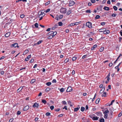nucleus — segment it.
I'll list each match as a JSON object with an SVG mask.
<instances>
[{"label": "nucleus", "mask_w": 122, "mask_h": 122, "mask_svg": "<svg viewBox=\"0 0 122 122\" xmlns=\"http://www.w3.org/2000/svg\"><path fill=\"white\" fill-rule=\"evenodd\" d=\"M116 15H117L113 13L112 14L111 16L112 17H115L116 16Z\"/></svg>", "instance_id": "nucleus-38"}, {"label": "nucleus", "mask_w": 122, "mask_h": 122, "mask_svg": "<svg viewBox=\"0 0 122 122\" xmlns=\"http://www.w3.org/2000/svg\"><path fill=\"white\" fill-rule=\"evenodd\" d=\"M100 101V99H97L96 101L95 102L96 104H98Z\"/></svg>", "instance_id": "nucleus-26"}, {"label": "nucleus", "mask_w": 122, "mask_h": 122, "mask_svg": "<svg viewBox=\"0 0 122 122\" xmlns=\"http://www.w3.org/2000/svg\"><path fill=\"white\" fill-rule=\"evenodd\" d=\"M24 86H23V87H20L17 90V92H19L20 91H21L23 87H24Z\"/></svg>", "instance_id": "nucleus-12"}, {"label": "nucleus", "mask_w": 122, "mask_h": 122, "mask_svg": "<svg viewBox=\"0 0 122 122\" xmlns=\"http://www.w3.org/2000/svg\"><path fill=\"white\" fill-rule=\"evenodd\" d=\"M39 106V104L36 102L35 103L33 106L34 107H38Z\"/></svg>", "instance_id": "nucleus-10"}, {"label": "nucleus", "mask_w": 122, "mask_h": 122, "mask_svg": "<svg viewBox=\"0 0 122 122\" xmlns=\"http://www.w3.org/2000/svg\"><path fill=\"white\" fill-rule=\"evenodd\" d=\"M120 33L121 36H122V30H121L120 32Z\"/></svg>", "instance_id": "nucleus-64"}, {"label": "nucleus", "mask_w": 122, "mask_h": 122, "mask_svg": "<svg viewBox=\"0 0 122 122\" xmlns=\"http://www.w3.org/2000/svg\"><path fill=\"white\" fill-rule=\"evenodd\" d=\"M59 17V16L58 15H56L55 17V19L56 20H58V18Z\"/></svg>", "instance_id": "nucleus-43"}, {"label": "nucleus", "mask_w": 122, "mask_h": 122, "mask_svg": "<svg viewBox=\"0 0 122 122\" xmlns=\"http://www.w3.org/2000/svg\"><path fill=\"white\" fill-rule=\"evenodd\" d=\"M71 13V10H67V15H70Z\"/></svg>", "instance_id": "nucleus-19"}, {"label": "nucleus", "mask_w": 122, "mask_h": 122, "mask_svg": "<svg viewBox=\"0 0 122 122\" xmlns=\"http://www.w3.org/2000/svg\"><path fill=\"white\" fill-rule=\"evenodd\" d=\"M92 23L91 22H87L86 23V26L88 27L89 28H92Z\"/></svg>", "instance_id": "nucleus-3"}, {"label": "nucleus", "mask_w": 122, "mask_h": 122, "mask_svg": "<svg viewBox=\"0 0 122 122\" xmlns=\"http://www.w3.org/2000/svg\"><path fill=\"white\" fill-rule=\"evenodd\" d=\"M105 24V22H102L101 23V24L102 25H103Z\"/></svg>", "instance_id": "nucleus-54"}, {"label": "nucleus", "mask_w": 122, "mask_h": 122, "mask_svg": "<svg viewBox=\"0 0 122 122\" xmlns=\"http://www.w3.org/2000/svg\"><path fill=\"white\" fill-rule=\"evenodd\" d=\"M99 121L100 122H104V119L103 118H101L99 120Z\"/></svg>", "instance_id": "nucleus-23"}, {"label": "nucleus", "mask_w": 122, "mask_h": 122, "mask_svg": "<svg viewBox=\"0 0 122 122\" xmlns=\"http://www.w3.org/2000/svg\"><path fill=\"white\" fill-rule=\"evenodd\" d=\"M14 120L13 118H11L9 120V122H12Z\"/></svg>", "instance_id": "nucleus-56"}, {"label": "nucleus", "mask_w": 122, "mask_h": 122, "mask_svg": "<svg viewBox=\"0 0 122 122\" xmlns=\"http://www.w3.org/2000/svg\"><path fill=\"white\" fill-rule=\"evenodd\" d=\"M107 93L106 92H103V94H102V97H106V94Z\"/></svg>", "instance_id": "nucleus-21"}, {"label": "nucleus", "mask_w": 122, "mask_h": 122, "mask_svg": "<svg viewBox=\"0 0 122 122\" xmlns=\"http://www.w3.org/2000/svg\"><path fill=\"white\" fill-rule=\"evenodd\" d=\"M57 34V32L56 31L54 32L53 31V34L52 35L54 37Z\"/></svg>", "instance_id": "nucleus-29"}, {"label": "nucleus", "mask_w": 122, "mask_h": 122, "mask_svg": "<svg viewBox=\"0 0 122 122\" xmlns=\"http://www.w3.org/2000/svg\"><path fill=\"white\" fill-rule=\"evenodd\" d=\"M43 41L42 40L41 41H38V42H37V43H35L34 44L35 45H39L40 44H41Z\"/></svg>", "instance_id": "nucleus-17"}, {"label": "nucleus", "mask_w": 122, "mask_h": 122, "mask_svg": "<svg viewBox=\"0 0 122 122\" xmlns=\"http://www.w3.org/2000/svg\"><path fill=\"white\" fill-rule=\"evenodd\" d=\"M56 81L55 79H54L52 81V82L53 83H56Z\"/></svg>", "instance_id": "nucleus-53"}, {"label": "nucleus", "mask_w": 122, "mask_h": 122, "mask_svg": "<svg viewBox=\"0 0 122 122\" xmlns=\"http://www.w3.org/2000/svg\"><path fill=\"white\" fill-rule=\"evenodd\" d=\"M104 50V48L103 47H102L100 48V52H102Z\"/></svg>", "instance_id": "nucleus-39"}, {"label": "nucleus", "mask_w": 122, "mask_h": 122, "mask_svg": "<svg viewBox=\"0 0 122 122\" xmlns=\"http://www.w3.org/2000/svg\"><path fill=\"white\" fill-rule=\"evenodd\" d=\"M45 15V14L44 13V12H41V16H42L43 17Z\"/></svg>", "instance_id": "nucleus-28"}, {"label": "nucleus", "mask_w": 122, "mask_h": 122, "mask_svg": "<svg viewBox=\"0 0 122 122\" xmlns=\"http://www.w3.org/2000/svg\"><path fill=\"white\" fill-rule=\"evenodd\" d=\"M67 11V9L66 8L61 7L60 9V12L63 14H65Z\"/></svg>", "instance_id": "nucleus-1"}, {"label": "nucleus", "mask_w": 122, "mask_h": 122, "mask_svg": "<svg viewBox=\"0 0 122 122\" xmlns=\"http://www.w3.org/2000/svg\"><path fill=\"white\" fill-rule=\"evenodd\" d=\"M29 107L28 106H26L23 109V111H26L29 109Z\"/></svg>", "instance_id": "nucleus-11"}, {"label": "nucleus", "mask_w": 122, "mask_h": 122, "mask_svg": "<svg viewBox=\"0 0 122 122\" xmlns=\"http://www.w3.org/2000/svg\"><path fill=\"white\" fill-rule=\"evenodd\" d=\"M110 33V31L109 30H107L106 31V29L105 30L104 32H103V33L105 34H107L109 33Z\"/></svg>", "instance_id": "nucleus-14"}, {"label": "nucleus", "mask_w": 122, "mask_h": 122, "mask_svg": "<svg viewBox=\"0 0 122 122\" xmlns=\"http://www.w3.org/2000/svg\"><path fill=\"white\" fill-rule=\"evenodd\" d=\"M62 23L61 22H58V25L60 26H62Z\"/></svg>", "instance_id": "nucleus-40"}, {"label": "nucleus", "mask_w": 122, "mask_h": 122, "mask_svg": "<svg viewBox=\"0 0 122 122\" xmlns=\"http://www.w3.org/2000/svg\"><path fill=\"white\" fill-rule=\"evenodd\" d=\"M105 87L103 86V88L100 91V93H101V91H103V92L104 91V90H105Z\"/></svg>", "instance_id": "nucleus-37"}, {"label": "nucleus", "mask_w": 122, "mask_h": 122, "mask_svg": "<svg viewBox=\"0 0 122 122\" xmlns=\"http://www.w3.org/2000/svg\"><path fill=\"white\" fill-rule=\"evenodd\" d=\"M10 32H8L6 33L5 35V36L6 37H8L10 35Z\"/></svg>", "instance_id": "nucleus-13"}, {"label": "nucleus", "mask_w": 122, "mask_h": 122, "mask_svg": "<svg viewBox=\"0 0 122 122\" xmlns=\"http://www.w3.org/2000/svg\"><path fill=\"white\" fill-rule=\"evenodd\" d=\"M41 12H39L38 13V15H39V17L40 18V16L41 15Z\"/></svg>", "instance_id": "nucleus-59"}, {"label": "nucleus", "mask_w": 122, "mask_h": 122, "mask_svg": "<svg viewBox=\"0 0 122 122\" xmlns=\"http://www.w3.org/2000/svg\"><path fill=\"white\" fill-rule=\"evenodd\" d=\"M96 114L98 116L101 117L102 116V113L100 112H96Z\"/></svg>", "instance_id": "nucleus-7"}, {"label": "nucleus", "mask_w": 122, "mask_h": 122, "mask_svg": "<svg viewBox=\"0 0 122 122\" xmlns=\"http://www.w3.org/2000/svg\"><path fill=\"white\" fill-rule=\"evenodd\" d=\"M51 113L50 112H47L46 114V115L47 116H49L50 115Z\"/></svg>", "instance_id": "nucleus-50"}, {"label": "nucleus", "mask_w": 122, "mask_h": 122, "mask_svg": "<svg viewBox=\"0 0 122 122\" xmlns=\"http://www.w3.org/2000/svg\"><path fill=\"white\" fill-rule=\"evenodd\" d=\"M72 88L71 87H69L66 90V91L67 92H70L72 91Z\"/></svg>", "instance_id": "nucleus-8"}, {"label": "nucleus", "mask_w": 122, "mask_h": 122, "mask_svg": "<svg viewBox=\"0 0 122 122\" xmlns=\"http://www.w3.org/2000/svg\"><path fill=\"white\" fill-rule=\"evenodd\" d=\"M90 117L94 120H97L99 118L97 116H93L92 115L90 116Z\"/></svg>", "instance_id": "nucleus-4"}, {"label": "nucleus", "mask_w": 122, "mask_h": 122, "mask_svg": "<svg viewBox=\"0 0 122 122\" xmlns=\"http://www.w3.org/2000/svg\"><path fill=\"white\" fill-rule=\"evenodd\" d=\"M29 51L27 49L25 50L24 51V52L23 53V55H25L27 54L28 52Z\"/></svg>", "instance_id": "nucleus-16"}, {"label": "nucleus", "mask_w": 122, "mask_h": 122, "mask_svg": "<svg viewBox=\"0 0 122 122\" xmlns=\"http://www.w3.org/2000/svg\"><path fill=\"white\" fill-rule=\"evenodd\" d=\"M109 111L107 109V110L103 112V113L104 114V118H107V117L108 115L107 113H108Z\"/></svg>", "instance_id": "nucleus-2"}, {"label": "nucleus", "mask_w": 122, "mask_h": 122, "mask_svg": "<svg viewBox=\"0 0 122 122\" xmlns=\"http://www.w3.org/2000/svg\"><path fill=\"white\" fill-rule=\"evenodd\" d=\"M50 108L51 109V110H52L54 109V107L53 106H51L50 107Z\"/></svg>", "instance_id": "nucleus-46"}, {"label": "nucleus", "mask_w": 122, "mask_h": 122, "mask_svg": "<svg viewBox=\"0 0 122 122\" xmlns=\"http://www.w3.org/2000/svg\"><path fill=\"white\" fill-rule=\"evenodd\" d=\"M51 90V88L49 87L47 88L46 89V92H48L50 91Z\"/></svg>", "instance_id": "nucleus-25"}, {"label": "nucleus", "mask_w": 122, "mask_h": 122, "mask_svg": "<svg viewBox=\"0 0 122 122\" xmlns=\"http://www.w3.org/2000/svg\"><path fill=\"white\" fill-rule=\"evenodd\" d=\"M103 9L106 10H109V8L105 6L103 8Z\"/></svg>", "instance_id": "nucleus-18"}, {"label": "nucleus", "mask_w": 122, "mask_h": 122, "mask_svg": "<svg viewBox=\"0 0 122 122\" xmlns=\"http://www.w3.org/2000/svg\"><path fill=\"white\" fill-rule=\"evenodd\" d=\"M112 65L113 64L112 63H110L109 64V66L110 67L112 66Z\"/></svg>", "instance_id": "nucleus-63"}, {"label": "nucleus", "mask_w": 122, "mask_h": 122, "mask_svg": "<svg viewBox=\"0 0 122 122\" xmlns=\"http://www.w3.org/2000/svg\"><path fill=\"white\" fill-rule=\"evenodd\" d=\"M35 26L36 28H38V24L37 23H36L35 24Z\"/></svg>", "instance_id": "nucleus-36"}, {"label": "nucleus", "mask_w": 122, "mask_h": 122, "mask_svg": "<svg viewBox=\"0 0 122 122\" xmlns=\"http://www.w3.org/2000/svg\"><path fill=\"white\" fill-rule=\"evenodd\" d=\"M69 61V60L68 59H66L65 60V62L66 63L67 62H68Z\"/></svg>", "instance_id": "nucleus-60"}, {"label": "nucleus", "mask_w": 122, "mask_h": 122, "mask_svg": "<svg viewBox=\"0 0 122 122\" xmlns=\"http://www.w3.org/2000/svg\"><path fill=\"white\" fill-rule=\"evenodd\" d=\"M79 109V108L78 107H77L76 108H75L74 109V111H77Z\"/></svg>", "instance_id": "nucleus-55"}, {"label": "nucleus", "mask_w": 122, "mask_h": 122, "mask_svg": "<svg viewBox=\"0 0 122 122\" xmlns=\"http://www.w3.org/2000/svg\"><path fill=\"white\" fill-rule=\"evenodd\" d=\"M87 56V55H84L82 57V58L83 59H85L86 58V57Z\"/></svg>", "instance_id": "nucleus-51"}, {"label": "nucleus", "mask_w": 122, "mask_h": 122, "mask_svg": "<svg viewBox=\"0 0 122 122\" xmlns=\"http://www.w3.org/2000/svg\"><path fill=\"white\" fill-rule=\"evenodd\" d=\"M77 59V57L76 56L73 57L72 58V60L73 61H75Z\"/></svg>", "instance_id": "nucleus-34"}, {"label": "nucleus", "mask_w": 122, "mask_h": 122, "mask_svg": "<svg viewBox=\"0 0 122 122\" xmlns=\"http://www.w3.org/2000/svg\"><path fill=\"white\" fill-rule=\"evenodd\" d=\"M34 61V60L33 59H31L30 61V63H32Z\"/></svg>", "instance_id": "nucleus-61"}, {"label": "nucleus", "mask_w": 122, "mask_h": 122, "mask_svg": "<svg viewBox=\"0 0 122 122\" xmlns=\"http://www.w3.org/2000/svg\"><path fill=\"white\" fill-rule=\"evenodd\" d=\"M106 29H100L99 30V31L100 32H104L105 30Z\"/></svg>", "instance_id": "nucleus-24"}, {"label": "nucleus", "mask_w": 122, "mask_h": 122, "mask_svg": "<svg viewBox=\"0 0 122 122\" xmlns=\"http://www.w3.org/2000/svg\"><path fill=\"white\" fill-rule=\"evenodd\" d=\"M64 91V88H61L60 90V91L61 92H63Z\"/></svg>", "instance_id": "nucleus-35"}, {"label": "nucleus", "mask_w": 122, "mask_h": 122, "mask_svg": "<svg viewBox=\"0 0 122 122\" xmlns=\"http://www.w3.org/2000/svg\"><path fill=\"white\" fill-rule=\"evenodd\" d=\"M31 54H30L28 55L26 58H25V61H28L29 59L31 57Z\"/></svg>", "instance_id": "nucleus-9"}, {"label": "nucleus", "mask_w": 122, "mask_h": 122, "mask_svg": "<svg viewBox=\"0 0 122 122\" xmlns=\"http://www.w3.org/2000/svg\"><path fill=\"white\" fill-rule=\"evenodd\" d=\"M18 44L17 43H14L11 45V47H14L15 48L17 47H19V46L18 45Z\"/></svg>", "instance_id": "nucleus-5"}, {"label": "nucleus", "mask_w": 122, "mask_h": 122, "mask_svg": "<svg viewBox=\"0 0 122 122\" xmlns=\"http://www.w3.org/2000/svg\"><path fill=\"white\" fill-rule=\"evenodd\" d=\"M75 4V2L71 0L70 1L69 6H70L73 5Z\"/></svg>", "instance_id": "nucleus-6"}, {"label": "nucleus", "mask_w": 122, "mask_h": 122, "mask_svg": "<svg viewBox=\"0 0 122 122\" xmlns=\"http://www.w3.org/2000/svg\"><path fill=\"white\" fill-rule=\"evenodd\" d=\"M21 112L19 111H18L17 112V115H20V114Z\"/></svg>", "instance_id": "nucleus-47"}, {"label": "nucleus", "mask_w": 122, "mask_h": 122, "mask_svg": "<svg viewBox=\"0 0 122 122\" xmlns=\"http://www.w3.org/2000/svg\"><path fill=\"white\" fill-rule=\"evenodd\" d=\"M62 103L64 105H66V102L64 101H63L62 102Z\"/></svg>", "instance_id": "nucleus-44"}, {"label": "nucleus", "mask_w": 122, "mask_h": 122, "mask_svg": "<svg viewBox=\"0 0 122 122\" xmlns=\"http://www.w3.org/2000/svg\"><path fill=\"white\" fill-rule=\"evenodd\" d=\"M97 46V45L96 44L95 45L92 47L91 48V50H93L95 48H96Z\"/></svg>", "instance_id": "nucleus-15"}, {"label": "nucleus", "mask_w": 122, "mask_h": 122, "mask_svg": "<svg viewBox=\"0 0 122 122\" xmlns=\"http://www.w3.org/2000/svg\"><path fill=\"white\" fill-rule=\"evenodd\" d=\"M25 15H21L20 16V17L22 18H23L24 17Z\"/></svg>", "instance_id": "nucleus-58"}, {"label": "nucleus", "mask_w": 122, "mask_h": 122, "mask_svg": "<svg viewBox=\"0 0 122 122\" xmlns=\"http://www.w3.org/2000/svg\"><path fill=\"white\" fill-rule=\"evenodd\" d=\"M85 11L86 13H91V10H86Z\"/></svg>", "instance_id": "nucleus-41"}, {"label": "nucleus", "mask_w": 122, "mask_h": 122, "mask_svg": "<svg viewBox=\"0 0 122 122\" xmlns=\"http://www.w3.org/2000/svg\"><path fill=\"white\" fill-rule=\"evenodd\" d=\"M35 81V79H33L31 81V83H34Z\"/></svg>", "instance_id": "nucleus-48"}, {"label": "nucleus", "mask_w": 122, "mask_h": 122, "mask_svg": "<svg viewBox=\"0 0 122 122\" xmlns=\"http://www.w3.org/2000/svg\"><path fill=\"white\" fill-rule=\"evenodd\" d=\"M53 31H51L50 32H49L48 34L49 35H52V34H53Z\"/></svg>", "instance_id": "nucleus-33"}, {"label": "nucleus", "mask_w": 122, "mask_h": 122, "mask_svg": "<svg viewBox=\"0 0 122 122\" xmlns=\"http://www.w3.org/2000/svg\"><path fill=\"white\" fill-rule=\"evenodd\" d=\"M50 10V9H48L46 11H45L44 12H45L46 13H47L49 12Z\"/></svg>", "instance_id": "nucleus-45"}, {"label": "nucleus", "mask_w": 122, "mask_h": 122, "mask_svg": "<svg viewBox=\"0 0 122 122\" xmlns=\"http://www.w3.org/2000/svg\"><path fill=\"white\" fill-rule=\"evenodd\" d=\"M42 102L44 104H46L47 102L44 99L42 100Z\"/></svg>", "instance_id": "nucleus-22"}, {"label": "nucleus", "mask_w": 122, "mask_h": 122, "mask_svg": "<svg viewBox=\"0 0 122 122\" xmlns=\"http://www.w3.org/2000/svg\"><path fill=\"white\" fill-rule=\"evenodd\" d=\"M51 83L50 82H48L46 83V85L48 86H49L51 85Z\"/></svg>", "instance_id": "nucleus-27"}, {"label": "nucleus", "mask_w": 122, "mask_h": 122, "mask_svg": "<svg viewBox=\"0 0 122 122\" xmlns=\"http://www.w3.org/2000/svg\"><path fill=\"white\" fill-rule=\"evenodd\" d=\"M77 24H75L74 23H72L71 24H69V25L68 26H72L75 25H76Z\"/></svg>", "instance_id": "nucleus-20"}, {"label": "nucleus", "mask_w": 122, "mask_h": 122, "mask_svg": "<svg viewBox=\"0 0 122 122\" xmlns=\"http://www.w3.org/2000/svg\"><path fill=\"white\" fill-rule=\"evenodd\" d=\"M53 37V36L52 35H51L49 36L48 37V39H52Z\"/></svg>", "instance_id": "nucleus-31"}, {"label": "nucleus", "mask_w": 122, "mask_h": 122, "mask_svg": "<svg viewBox=\"0 0 122 122\" xmlns=\"http://www.w3.org/2000/svg\"><path fill=\"white\" fill-rule=\"evenodd\" d=\"M5 57V56H2L1 58H0V60L4 59Z\"/></svg>", "instance_id": "nucleus-57"}, {"label": "nucleus", "mask_w": 122, "mask_h": 122, "mask_svg": "<svg viewBox=\"0 0 122 122\" xmlns=\"http://www.w3.org/2000/svg\"><path fill=\"white\" fill-rule=\"evenodd\" d=\"M85 109V108L83 107H81V111H83Z\"/></svg>", "instance_id": "nucleus-30"}, {"label": "nucleus", "mask_w": 122, "mask_h": 122, "mask_svg": "<svg viewBox=\"0 0 122 122\" xmlns=\"http://www.w3.org/2000/svg\"><path fill=\"white\" fill-rule=\"evenodd\" d=\"M100 17V16L99 15H97L95 17V18L96 19H98Z\"/></svg>", "instance_id": "nucleus-42"}, {"label": "nucleus", "mask_w": 122, "mask_h": 122, "mask_svg": "<svg viewBox=\"0 0 122 122\" xmlns=\"http://www.w3.org/2000/svg\"><path fill=\"white\" fill-rule=\"evenodd\" d=\"M113 108L112 107H111L109 109V111L110 112L112 111H113Z\"/></svg>", "instance_id": "nucleus-49"}, {"label": "nucleus", "mask_w": 122, "mask_h": 122, "mask_svg": "<svg viewBox=\"0 0 122 122\" xmlns=\"http://www.w3.org/2000/svg\"><path fill=\"white\" fill-rule=\"evenodd\" d=\"M60 110V108H58L57 109H54V110H55V111H57V112L59 111Z\"/></svg>", "instance_id": "nucleus-52"}, {"label": "nucleus", "mask_w": 122, "mask_h": 122, "mask_svg": "<svg viewBox=\"0 0 122 122\" xmlns=\"http://www.w3.org/2000/svg\"><path fill=\"white\" fill-rule=\"evenodd\" d=\"M50 1H48L46 3V5H47L50 3Z\"/></svg>", "instance_id": "nucleus-62"}, {"label": "nucleus", "mask_w": 122, "mask_h": 122, "mask_svg": "<svg viewBox=\"0 0 122 122\" xmlns=\"http://www.w3.org/2000/svg\"><path fill=\"white\" fill-rule=\"evenodd\" d=\"M113 8L115 10H117V8L116 6H114L113 7Z\"/></svg>", "instance_id": "nucleus-32"}]
</instances>
